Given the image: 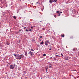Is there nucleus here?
Segmentation results:
<instances>
[{"label":"nucleus","instance_id":"15","mask_svg":"<svg viewBox=\"0 0 79 79\" xmlns=\"http://www.w3.org/2000/svg\"><path fill=\"white\" fill-rule=\"evenodd\" d=\"M55 56H56L57 57H60V56H59V55H56Z\"/></svg>","mask_w":79,"mask_h":79},{"label":"nucleus","instance_id":"29","mask_svg":"<svg viewBox=\"0 0 79 79\" xmlns=\"http://www.w3.org/2000/svg\"><path fill=\"white\" fill-rule=\"evenodd\" d=\"M19 56V54H16V56Z\"/></svg>","mask_w":79,"mask_h":79},{"label":"nucleus","instance_id":"41","mask_svg":"<svg viewBox=\"0 0 79 79\" xmlns=\"http://www.w3.org/2000/svg\"><path fill=\"white\" fill-rule=\"evenodd\" d=\"M38 3V2H37L36 3V4H37Z\"/></svg>","mask_w":79,"mask_h":79},{"label":"nucleus","instance_id":"35","mask_svg":"<svg viewBox=\"0 0 79 79\" xmlns=\"http://www.w3.org/2000/svg\"><path fill=\"white\" fill-rule=\"evenodd\" d=\"M40 38H42V36H41L40 37Z\"/></svg>","mask_w":79,"mask_h":79},{"label":"nucleus","instance_id":"48","mask_svg":"<svg viewBox=\"0 0 79 79\" xmlns=\"http://www.w3.org/2000/svg\"><path fill=\"white\" fill-rule=\"evenodd\" d=\"M2 1V0H1V1Z\"/></svg>","mask_w":79,"mask_h":79},{"label":"nucleus","instance_id":"37","mask_svg":"<svg viewBox=\"0 0 79 79\" xmlns=\"http://www.w3.org/2000/svg\"><path fill=\"white\" fill-rule=\"evenodd\" d=\"M26 28V27H24V29H25Z\"/></svg>","mask_w":79,"mask_h":79},{"label":"nucleus","instance_id":"24","mask_svg":"<svg viewBox=\"0 0 79 79\" xmlns=\"http://www.w3.org/2000/svg\"><path fill=\"white\" fill-rule=\"evenodd\" d=\"M19 55H20V56H22V55H23V56H24V55L23 54H21Z\"/></svg>","mask_w":79,"mask_h":79},{"label":"nucleus","instance_id":"22","mask_svg":"<svg viewBox=\"0 0 79 79\" xmlns=\"http://www.w3.org/2000/svg\"><path fill=\"white\" fill-rule=\"evenodd\" d=\"M73 51H75V50H76V48H74L73 49Z\"/></svg>","mask_w":79,"mask_h":79},{"label":"nucleus","instance_id":"2","mask_svg":"<svg viewBox=\"0 0 79 79\" xmlns=\"http://www.w3.org/2000/svg\"><path fill=\"white\" fill-rule=\"evenodd\" d=\"M48 44H50V43L49 42V41H45V45L47 46Z\"/></svg>","mask_w":79,"mask_h":79},{"label":"nucleus","instance_id":"9","mask_svg":"<svg viewBox=\"0 0 79 79\" xmlns=\"http://www.w3.org/2000/svg\"><path fill=\"white\" fill-rule=\"evenodd\" d=\"M61 37H64V34H62Z\"/></svg>","mask_w":79,"mask_h":79},{"label":"nucleus","instance_id":"18","mask_svg":"<svg viewBox=\"0 0 79 79\" xmlns=\"http://www.w3.org/2000/svg\"><path fill=\"white\" fill-rule=\"evenodd\" d=\"M45 28H42V30H43V31H45Z\"/></svg>","mask_w":79,"mask_h":79},{"label":"nucleus","instance_id":"12","mask_svg":"<svg viewBox=\"0 0 79 79\" xmlns=\"http://www.w3.org/2000/svg\"><path fill=\"white\" fill-rule=\"evenodd\" d=\"M13 18H14V19H16V17L15 16H13Z\"/></svg>","mask_w":79,"mask_h":79},{"label":"nucleus","instance_id":"36","mask_svg":"<svg viewBox=\"0 0 79 79\" xmlns=\"http://www.w3.org/2000/svg\"><path fill=\"white\" fill-rule=\"evenodd\" d=\"M54 60H56V58L54 57Z\"/></svg>","mask_w":79,"mask_h":79},{"label":"nucleus","instance_id":"20","mask_svg":"<svg viewBox=\"0 0 79 79\" xmlns=\"http://www.w3.org/2000/svg\"><path fill=\"white\" fill-rule=\"evenodd\" d=\"M20 57H21V58H23V57H24V56H20Z\"/></svg>","mask_w":79,"mask_h":79},{"label":"nucleus","instance_id":"8","mask_svg":"<svg viewBox=\"0 0 79 79\" xmlns=\"http://www.w3.org/2000/svg\"><path fill=\"white\" fill-rule=\"evenodd\" d=\"M40 45H44V42L42 41L40 44Z\"/></svg>","mask_w":79,"mask_h":79},{"label":"nucleus","instance_id":"38","mask_svg":"<svg viewBox=\"0 0 79 79\" xmlns=\"http://www.w3.org/2000/svg\"><path fill=\"white\" fill-rule=\"evenodd\" d=\"M62 13V12H60V14H61V13Z\"/></svg>","mask_w":79,"mask_h":79},{"label":"nucleus","instance_id":"39","mask_svg":"<svg viewBox=\"0 0 79 79\" xmlns=\"http://www.w3.org/2000/svg\"><path fill=\"white\" fill-rule=\"evenodd\" d=\"M57 54V53H55V55H56Z\"/></svg>","mask_w":79,"mask_h":79},{"label":"nucleus","instance_id":"23","mask_svg":"<svg viewBox=\"0 0 79 79\" xmlns=\"http://www.w3.org/2000/svg\"><path fill=\"white\" fill-rule=\"evenodd\" d=\"M31 31H32V30L31 29H29V31H30V32H31Z\"/></svg>","mask_w":79,"mask_h":79},{"label":"nucleus","instance_id":"11","mask_svg":"<svg viewBox=\"0 0 79 79\" xmlns=\"http://www.w3.org/2000/svg\"><path fill=\"white\" fill-rule=\"evenodd\" d=\"M6 44L7 45H10V43H9V42L7 41L6 43Z\"/></svg>","mask_w":79,"mask_h":79},{"label":"nucleus","instance_id":"13","mask_svg":"<svg viewBox=\"0 0 79 79\" xmlns=\"http://www.w3.org/2000/svg\"><path fill=\"white\" fill-rule=\"evenodd\" d=\"M25 31L26 32H28V31H29V30H27V29H26V30H25Z\"/></svg>","mask_w":79,"mask_h":79},{"label":"nucleus","instance_id":"4","mask_svg":"<svg viewBox=\"0 0 79 79\" xmlns=\"http://www.w3.org/2000/svg\"><path fill=\"white\" fill-rule=\"evenodd\" d=\"M64 58L65 60H69V57H64Z\"/></svg>","mask_w":79,"mask_h":79},{"label":"nucleus","instance_id":"34","mask_svg":"<svg viewBox=\"0 0 79 79\" xmlns=\"http://www.w3.org/2000/svg\"><path fill=\"white\" fill-rule=\"evenodd\" d=\"M50 58V59L51 60H52V59H51V58H52V57H51Z\"/></svg>","mask_w":79,"mask_h":79},{"label":"nucleus","instance_id":"32","mask_svg":"<svg viewBox=\"0 0 79 79\" xmlns=\"http://www.w3.org/2000/svg\"><path fill=\"white\" fill-rule=\"evenodd\" d=\"M14 55V56H16V54H15Z\"/></svg>","mask_w":79,"mask_h":79},{"label":"nucleus","instance_id":"43","mask_svg":"<svg viewBox=\"0 0 79 79\" xmlns=\"http://www.w3.org/2000/svg\"><path fill=\"white\" fill-rule=\"evenodd\" d=\"M40 22H42V21H40Z\"/></svg>","mask_w":79,"mask_h":79},{"label":"nucleus","instance_id":"44","mask_svg":"<svg viewBox=\"0 0 79 79\" xmlns=\"http://www.w3.org/2000/svg\"><path fill=\"white\" fill-rule=\"evenodd\" d=\"M32 5H33V3H32Z\"/></svg>","mask_w":79,"mask_h":79},{"label":"nucleus","instance_id":"30","mask_svg":"<svg viewBox=\"0 0 79 79\" xmlns=\"http://www.w3.org/2000/svg\"><path fill=\"white\" fill-rule=\"evenodd\" d=\"M32 28H33V27H32V26L31 27V29H32Z\"/></svg>","mask_w":79,"mask_h":79},{"label":"nucleus","instance_id":"17","mask_svg":"<svg viewBox=\"0 0 79 79\" xmlns=\"http://www.w3.org/2000/svg\"><path fill=\"white\" fill-rule=\"evenodd\" d=\"M31 51L32 52H34V50H33V49H31Z\"/></svg>","mask_w":79,"mask_h":79},{"label":"nucleus","instance_id":"31","mask_svg":"<svg viewBox=\"0 0 79 79\" xmlns=\"http://www.w3.org/2000/svg\"><path fill=\"white\" fill-rule=\"evenodd\" d=\"M60 16V14H59L58 16Z\"/></svg>","mask_w":79,"mask_h":79},{"label":"nucleus","instance_id":"47","mask_svg":"<svg viewBox=\"0 0 79 79\" xmlns=\"http://www.w3.org/2000/svg\"><path fill=\"white\" fill-rule=\"evenodd\" d=\"M16 56V57H17V56Z\"/></svg>","mask_w":79,"mask_h":79},{"label":"nucleus","instance_id":"27","mask_svg":"<svg viewBox=\"0 0 79 79\" xmlns=\"http://www.w3.org/2000/svg\"><path fill=\"white\" fill-rule=\"evenodd\" d=\"M61 55L62 56H63V53H61Z\"/></svg>","mask_w":79,"mask_h":79},{"label":"nucleus","instance_id":"5","mask_svg":"<svg viewBox=\"0 0 79 79\" xmlns=\"http://www.w3.org/2000/svg\"><path fill=\"white\" fill-rule=\"evenodd\" d=\"M15 64H14L10 66V69H13L15 68Z\"/></svg>","mask_w":79,"mask_h":79},{"label":"nucleus","instance_id":"1","mask_svg":"<svg viewBox=\"0 0 79 79\" xmlns=\"http://www.w3.org/2000/svg\"><path fill=\"white\" fill-rule=\"evenodd\" d=\"M28 54H29L30 56H33V55H34V52H31V51H30Z\"/></svg>","mask_w":79,"mask_h":79},{"label":"nucleus","instance_id":"7","mask_svg":"<svg viewBox=\"0 0 79 79\" xmlns=\"http://www.w3.org/2000/svg\"><path fill=\"white\" fill-rule=\"evenodd\" d=\"M51 1H52L53 2H54L56 3H57V2H56L57 0H51Z\"/></svg>","mask_w":79,"mask_h":79},{"label":"nucleus","instance_id":"25","mask_svg":"<svg viewBox=\"0 0 79 79\" xmlns=\"http://www.w3.org/2000/svg\"><path fill=\"white\" fill-rule=\"evenodd\" d=\"M54 17L55 18H56V15H54Z\"/></svg>","mask_w":79,"mask_h":79},{"label":"nucleus","instance_id":"19","mask_svg":"<svg viewBox=\"0 0 79 79\" xmlns=\"http://www.w3.org/2000/svg\"><path fill=\"white\" fill-rule=\"evenodd\" d=\"M73 36H72L70 37L71 39H73Z\"/></svg>","mask_w":79,"mask_h":79},{"label":"nucleus","instance_id":"46","mask_svg":"<svg viewBox=\"0 0 79 79\" xmlns=\"http://www.w3.org/2000/svg\"><path fill=\"white\" fill-rule=\"evenodd\" d=\"M23 1H24V0H22Z\"/></svg>","mask_w":79,"mask_h":79},{"label":"nucleus","instance_id":"21","mask_svg":"<svg viewBox=\"0 0 79 79\" xmlns=\"http://www.w3.org/2000/svg\"><path fill=\"white\" fill-rule=\"evenodd\" d=\"M56 13H60V11H57Z\"/></svg>","mask_w":79,"mask_h":79},{"label":"nucleus","instance_id":"10","mask_svg":"<svg viewBox=\"0 0 79 79\" xmlns=\"http://www.w3.org/2000/svg\"><path fill=\"white\" fill-rule=\"evenodd\" d=\"M53 1H52V0H50L49 1V2L50 3H53Z\"/></svg>","mask_w":79,"mask_h":79},{"label":"nucleus","instance_id":"28","mask_svg":"<svg viewBox=\"0 0 79 79\" xmlns=\"http://www.w3.org/2000/svg\"><path fill=\"white\" fill-rule=\"evenodd\" d=\"M49 68H52V67L50 65H49Z\"/></svg>","mask_w":79,"mask_h":79},{"label":"nucleus","instance_id":"33","mask_svg":"<svg viewBox=\"0 0 79 79\" xmlns=\"http://www.w3.org/2000/svg\"><path fill=\"white\" fill-rule=\"evenodd\" d=\"M46 72H47V69L46 68Z\"/></svg>","mask_w":79,"mask_h":79},{"label":"nucleus","instance_id":"14","mask_svg":"<svg viewBox=\"0 0 79 79\" xmlns=\"http://www.w3.org/2000/svg\"><path fill=\"white\" fill-rule=\"evenodd\" d=\"M46 56V54L44 53L43 54V56Z\"/></svg>","mask_w":79,"mask_h":79},{"label":"nucleus","instance_id":"16","mask_svg":"<svg viewBox=\"0 0 79 79\" xmlns=\"http://www.w3.org/2000/svg\"><path fill=\"white\" fill-rule=\"evenodd\" d=\"M22 31V29H20L19 30V32H21Z\"/></svg>","mask_w":79,"mask_h":79},{"label":"nucleus","instance_id":"6","mask_svg":"<svg viewBox=\"0 0 79 79\" xmlns=\"http://www.w3.org/2000/svg\"><path fill=\"white\" fill-rule=\"evenodd\" d=\"M24 53L25 56H27V55H28V54H27V51H24Z\"/></svg>","mask_w":79,"mask_h":79},{"label":"nucleus","instance_id":"42","mask_svg":"<svg viewBox=\"0 0 79 79\" xmlns=\"http://www.w3.org/2000/svg\"><path fill=\"white\" fill-rule=\"evenodd\" d=\"M20 40H19V42H20Z\"/></svg>","mask_w":79,"mask_h":79},{"label":"nucleus","instance_id":"3","mask_svg":"<svg viewBox=\"0 0 79 79\" xmlns=\"http://www.w3.org/2000/svg\"><path fill=\"white\" fill-rule=\"evenodd\" d=\"M15 57L17 60H18V59H19V60H21V56H20V55H19L17 57L15 56Z\"/></svg>","mask_w":79,"mask_h":79},{"label":"nucleus","instance_id":"40","mask_svg":"<svg viewBox=\"0 0 79 79\" xmlns=\"http://www.w3.org/2000/svg\"><path fill=\"white\" fill-rule=\"evenodd\" d=\"M49 50H51V49L50 48L49 49Z\"/></svg>","mask_w":79,"mask_h":79},{"label":"nucleus","instance_id":"26","mask_svg":"<svg viewBox=\"0 0 79 79\" xmlns=\"http://www.w3.org/2000/svg\"><path fill=\"white\" fill-rule=\"evenodd\" d=\"M39 40H40V41H41V40L40 38H39Z\"/></svg>","mask_w":79,"mask_h":79},{"label":"nucleus","instance_id":"45","mask_svg":"<svg viewBox=\"0 0 79 79\" xmlns=\"http://www.w3.org/2000/svg\"><path fill=\"white\" fill-rule=\"evenodd\" d=\"M20 0V1H21V0Z\"/></svg>","mask_w":79,"mask_h":79}]
</instances>
